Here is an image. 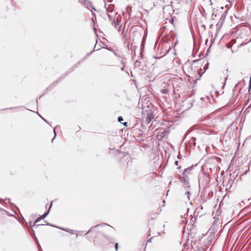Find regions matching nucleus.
Instances as JSON below:
<instances>
[{"label": "nucleus", "mask_w": 251, "mask_h": 251, "mask_svg": "<svg viewBox=\"0 0 251 251\" xmlns=\"http://www.w3.org/2000/svg\"><path fill=\"white\" fill-rule=\"evenodd\" d=\"M114 6L113 4H109L106 7V12L109 21L112 25L115 27L120 25L119 15L118 12H114Z\"/></svg>", "instance_id": "obj_1"}, {"label": "nucleus", "mask_w": 251, "mask_h": 251, "mask_svg": "<svg viewBox=\"0 0 251 251\" xmlns=\"http://www.w3.org/2000/svg\"><path fill=\"white\" fill-rule=\"evenodd\" d=\"M105 227L109 228L111 230H113V227L107 224H99L95 226L92 227L86 233V234H88L89 233L92 232L96 231V229L97 228H101V229L99 230L98 232H102L106 230H108V229H105Z\"/></svg>", "instance_id": "obj_2"}, {"label": "nucleus", "mask_w": 251, "mask_h": 251, "mask_svg": "<svg viewBox=\"0 0 251 251\" xmlns=\"http://www.w3.org/2000/svg\"><path fill=\"white\" fill-rule=\"evenodd\" d=\"M47 225H48V226H53V227H55L59 228V229H61L62 230H64V231H65L66 232H70V233H73V232H74V230H72V229H69V228H66V227L58 226H57L53 225H52L51 224H50V223H47Z\"/></svg>", "instance_id": "obj_3"}, {"label": "nucleus", "mask_w": 251, "mask_h": 251, "mask_svg": "<svg viewBox=\"0 0 251 251\" xmlns=\"http://www.w3.org/2000/svg\"><path fill=\"white\" fill-rule=\"evenodd\" d=\"M83 4L84 6L88 9H89L91 12H92V9L96 10L95 8L93 7V6L92 4V3L90 1L88 0H84Z\"/></svg>", "instance_id": "obj_4"}, {"label": "nucleus", "mask_w": 251, "mask_h": 251, "mask_svg": "<svg viewBox=\"0 0 251 251\" xmlns=\"http://www.w3.org/2000/svg\"><path fill=\"white\" fill-rule=\"evenodd\" d=\"M154 118V115L151 112H149L147 113V117L145 118V122L147 124H150Z\"/></svg>", "instance_id": "obj_5"}, {"label": "nucleus", "mask_w": 251, "mask_h": 251, "mask_svg": "<svg viewBox=\"0 0 251 251\" xmlns=\"http://www.w3.org/2000/svg\"><path fill=\"white\" fill-rule=\"evenodd\" d=\"M193 166L185 169L184 170V172L183 173V175L184 176L187 177V176L191 173V171L192 170Z\"/></svg>", "instance_id": "obj_6"}, {"label": "nucleus", "mask_w": 251, "mask_h": 251, "mask_svg": "<svg viewBox=\"0 0 251 251\" xmlns=\"http://www.w3.org/2000/svg\"><path fill=\"white\" fill-rule=\"evenodd\" d=\"M183 185L185 186L187 188H190V185L188 180V177H183Z\"/></svg>", "instance_id": "obj_7"}, {"label": "nucleus", "mask_w": 251, "mask_h": 251, "mask_svg": "<svg viewBox=\"0 0 251 251\" xmlns=\"http://www.w3.org/2000/svg\"><path fill=\"white\" fill-rule=\"evenodd\" d=\"M50 212V209L46 212H45L41 217H40V219H45L47 216L49 214Z\"/></svg>", "instance_id": "obj_8"}, {"label": "nucleus", "mask_w": 251, "mask_h": 251, "mask_svg": "<svg viewBox=\"0 0 251 251\" xmlns=\"http://www.w3.org/2000/svg\"><path fill=\"white\" fill-rule=\"evenodd\" d=\"M42 219H40V217L39 218H38L34 222V223L33 224V226H42V225H40V224H38V225H36V224L37 223H38L40 220H41Z\"/></svg>", "instance_id": "obj_9"}, {"label": "nucleus", "mask_w": 251, "mask_h": 251, "mask_svg": "<svg viewBox=\"0 0 251 251\" xmlns=\"http://www.w3.org/2000/svg\"><path fill=\"white\" fill-rule=\"evenodd\" d=\"M196 138L195 137H192V144L193 145L194 147L196 146Z\"/></svg>", "instance_id": "obj_10"}, {"label": "nucleus", "mask_w": 251, "mask_h": 251, "mask_svg": "<svg viewBox=\"0 0 251 251\" xmlns=\"http://www.w3.org/2000/svg\"><path fill=\"white\" fill-rule=\"evenodd\" d=\"M185 195H187V198L188 199V200H190V193L188 190L187 191V192L186 193Z\"/></svg>", "instance_id": "obj_11"}, {"label": "nucleus", "mask_w": 251, "mask_h": 251, "mask_svg": "<svg viewBox=\"0 0 251 251\" xmlns=\"http://www.w3.org/2000/svg\"><path fill=\"white\" fill-rule=\"evenodd\" d=\"M123 118L122 116H119L118 117V121L119 122L121 123H122V121H123Z\"/></svg>", "instance_id": "obj_12"}, {"label": "nucleus", "mask_w": 251, "mask_h": 251, "mask_svg": "<svg viewBox=\"0 0 251 251\" xmlns=\"http://www.w3.org/2000/svg\"><path fill=\"white\" fill-rule=\"evenodd\" d=\"M53 132H54V136L53 138L51 140V142H53V141L54 139L55 138V137H56V132H55V127H54V128H53Z\"/></svg>", "instance_id": "obj_13"}, {"label": "nucleus", "mask_w": 251, "mask_h": 251, "mask_svg": "<svg viewBox=\"0 0 251 251\" xmlns=\"http://www.w3.org/2000/svg\"><path fill=\"white\" fill-rule=\"evenodd\" d=\"M226 47L227 48L229 49V48H231L232 45L231 44H230V43H227L226 45Z\"/></svg>", "instance_id": "obj_14"}, {"label": "nucleus", "mask_w": 251, "mask_h": 251, "mask_svg": "<svg viewBox=\"0 0 251 251\" xmlns=\"http://www.w3.org/2000/svg\"><path fill=\"white\" fill-rule=\"evenodd\" d=\"M115 251H117L118 250V243H116L115 245Z\"/></svg>", "instance_id": "obj_15"}, {"label": "nucleus", "mask_w": 251, "mask_h": 251, "mask_svg": "<svg viewBox=\"0 0 251 251\" xmlns=\"http://www.w3.org/2000/svg\"><path fill=\"white\" fill-rule=\"evenodd\" d=\"M37 114L40 116V117H41V119H42L44 121H45L46 123H48V122H47V121L46 119H44V118H43L41 116H40V115L38 114V112H37Z\"/></svg>", "instance_id": "obj_16"}, {"label": "nucleus", "mask_w": 251, "mask_h": 251, "mask_svg": "<svg viewBox=\"0 0 251 251\" xmlns=\"http://www.w3.org/2000/svg\"><path fill=\"white\" fill-rule=\"evenodd\" d=\"M37 246H38V249H39V251H43L42 250V248L40 245V244H39V243H37Z\"/></svg>", "instance_id": "obj_17"}, {"label": "nucleus", "mask_w": 251, "mask_h": 251, "mask_svg": "<svg viewBox=\"0 0 251 251\" xmlns=\"http://www.w3.org/2000/svg\"><path fill=\"white\" fill-rule=\"evenodd\" d=\"M171 3H173V2H171ZM171 7L173 8V7L172 6V4H171V6H170L169 5L166 6L165 8L169 9L171 8Z\"/></svg>", "instance_id": "obj_18"}, {"label": "nucleus", "mask_w": 251, "mask_h": 251, "mask_svg": "<svg viewBox=\"0 0 251 251\" xmlns=\"http://www.w3.org/2000/svg\"><path fill=\"white\" fill-rule=\"evenodd\" d=\"M102 236L104 237H105V238H107V239H109L110 238V237L109 236L106 235L104 233L102 232Z\"/></svg>", "instance_id": "obj_19"}, {"label": "nucleus", "mask_w": 251, "mask_h": 251, "mask_svg": "<svg viewBox=\"0 0 251 251\" xmlns=\"http://www.w3.org/2000/svg\"><path fill=\"white\" fill-rule=\"evenodd\" d=\"M163 94H167L168 93V90L167 89H164L162 91Z\"/></svg>", "instance_id": "obj_20"}, {"label": "nucleus", "mask_w": 251, "mask_h": 251, "mask_svg": "<svg viewBox=\"0 0 251 251\" xmlns=\"http://www.w3.org/2000/svg\"><path fill=\"white\" fill-rule=\"evenodd\" d=\"M152 238H151L150 239H148L147 240V243H151V240H152Z\"/></svg>", "instance_id": "obj_21"}, {"label": "nucleus", "mask_w": 251, "mask_h": 251, "mask_svg": "<svg viewBox=\"0 0 251 251\" xmlns=\"http://www.w3.org/2000/svg\"><path fill=\"white\" fill-rule=\"evenodd\" d=\"M52 205V201H51L50 204V208H49L50 209L51 208Z\"/></svg>", "instance_id": "obj_22"}, {"label": "nucleus", "mask_w": 251, "mask_h": 251, "mask_svg": "<svg viewBox=\"0 0 251 251\" xmlns=\"http://www.w3.org/2000/svg\"><path fill=\"white\" fill-rule=\"evenodd\" d=\"M178 161H176L175 162V165L177 166V165H178Z\"/></svg>", "instance_id": "obj_23"}, {"label": "nucleus", "mask_w": 251, "mask_h": 251, "mask_svg": "<svg viewBox=\"0 0 251 251\" xmlns=\"http://www.w3.org/2000/svg\"><path fill=\"white\" fill-rule=\"evenodd\" d=\"M29 225H30V226H31V227H33L34 226H33V224L32 223V222L29 223Z\"/></svg>", "instance_id": "obj_24"}, {"label": "nucleus", "mask_w": 251, "mask_h": 251, "mask_svg": "<svg viewBox=\"0 0 251 251\" xmlns=\"http://www.w3.org/2000/svg\"><path fill=\"white\" fill-rule=\"evenodd\" d=\"M34 239H35V240L36 241H38V240H37V238L35 237V234H34Z\"/></svg>", "instance_id": "obj_25"}, {"label": "nucleus", "mask_w": 251, "mask_h": 251, "mask_svg": "<svg viewBox=\"0 0 251 251\" xmlns=\"http://www.w3.org/2000/svg\"><path fill=\"white\" fill-rule=\"evenodd\" d=\"M6 200H7L8 201V202H10V199L8 198V199H6Z\"/></svg>", "instance_id": "obj_26"}, {"label": "nucleus", "mask_w": 251, "mask_h": 251, "mask_svg": "<svg viewBox=\"0 0 251 251\" xmlns=\"http://www.w3.org/2000/svg\"><path fill=\"white\" fill-rule=\"evenodd\" d=\"M121 71H124V67L121 68Z\"/></svg>", "instance_id": "obj_27"}, {"label": "nucleus", "mask_w": 251, "mask_h": 251, "mask_svg": "<svg viewBox=\"0 0 251 251\" xmlns=\"http://www.w3.org/2000/svg\"><path fill=\"white\" fill-rule=\"evenodd\" d=\"M177 158L180 159V154H178V156H177Z\"/></svg>", "instance_id": "obj_28"}, {"label": "nucleus", "mask_w": 251, "mask_h": 251, "mask_svg": "<svg viewBox=\"0 0 251 251\" xmlns=\"http://www.w3.org/2000/svg\"><path fill=\"white\" fill-rule=\"evenodd\" d=\"M226 79H227V77H226V79H225V82H224V85H225V84H226Z\"/></svg>", "instance_id": "obj_29"}, {"label": "nucleus", "mask_w": 251, "mask_h": 251, "mask_svg": "<svg viewBox=\"0 0 251 251\" xmlns=\"http://www.w3.org/2000/svg\"><path fill=\"white\" fill-rule=\"evenodd\" d=\"M140 62H138V61H136V62H135V64L137 65V63H139Z\"/></svg>", "instance_id": "obj_30"}, {"label": "nucleus", "mask_w": 251, "mask_h": 251, "mask_svg": "<svg viewBox=\"0 0 251 251\" xmlns=\"http://www.w3.org/2000/svg\"><path fill=\"white\" fill-rule=\"evenodd\" d=\"M124 125L126 126L127 125V123L125 122V123H123Z\"/></svg>", "instance_id": "obj_31"}, {"label": "nucleus", "mask_w": 251, "mask_h": 251, "mask_svg": "<svg viewBox=\"0 0 251 251\" xmlns=\"http://www.w3.org/2000/svg\"><path fill=\"white\" fill-rule=\"evenodd\" d=\"M17 107H10L9 108V109H13V108H16Z\"/></svg>", "instance_id": "obj_32"}, {"label": "nucleus", "mask_w": 251, "mask_h": 251, "mask_svg": "<svg viewBox=\"0 0 251 251\" xmlns=\"http://www.w3.org/2000/svg\"><path fill=\"white\" fill-rule=\"evenodd\" d=\"M197 61H198V60H195L193 61V62H196Z\"/></svg>", "instance_id": "obj_33"}, {"label": "nucleus", "mask_w": 251, "mask_h": 251, "mask_svg": "<svg viewBox=\"0 0 251 251\" xmlns=\"http://www.w3.org/2000/svg\"><path fill=\"white\" fill-rule=\"evenodd\" d=\"M78 237V234H76L75 236V238H77Z\"/></svg>", "instance_id": "obj_34"}, {"label": "nucleus", "mask_w": 251, "mask_h": 251, "mask_svg": "<svg viewBox=\"0 0 251 251\" xmlns=\"http://www.w3.org/2000/svg\"><path fill=\"white\" fill-rule=\"evenodd\" d=\"M121 25L120 26L119 28H121ZM120 29H119L118 30L119 31Z\"/></svg>", "instance_id": "obj_35"}, {"label": "nucleus", "mask_w": 251, "mask_h": 251, "mask_svg": "<svg viewBox=\"0 0 251 251\" xmlns=\"http://www.w3.org/2000/svg\"><path fill=\"white\" fill-rule=\"evenodd\" d=\"M121 63H122V64H124V63H123L122 61L121 62Z\"/></svg>", "instance_id": "obj_36"}, {"label": "nucleus", "mask_w": 251, "mask_h": 251, "mask_svg": "<svg viewBox=\"0 0 251 251\" xmlns=\"http://www.w3.org/2000/svg\"><path fill=\"white\" fill-rule=\"evenodd\" d=\"M178 169H180V166H179V167H178Z\"/></svg>", "instance_id": "obj_37"}, {"label": "nucleus", "mask_w": 251, "mask_h": 251, "mask_svg": "<svg viewBox=\"0 0 251 251\" xmlns=\"http://www.w3.org/2000/svg\"><path fill=\"white\" fill-rule=\"evenodd\" d=\"M0 200H2L0 198Z\"/></svg>", "instance_id": "obj_38"}]
</instances>
